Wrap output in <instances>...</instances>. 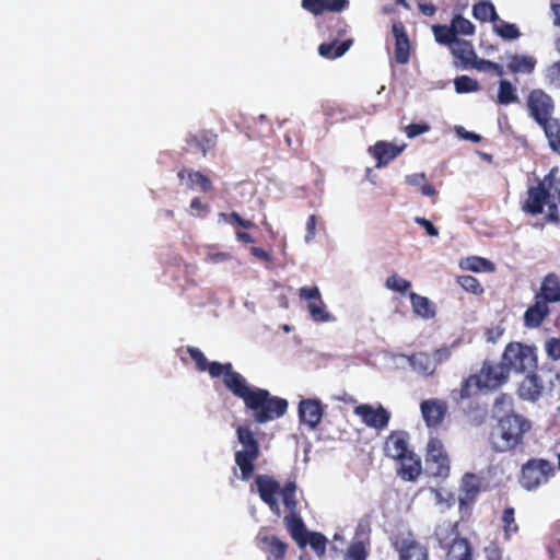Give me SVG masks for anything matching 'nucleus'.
Masks as SVG:
<instances>
[{"label":"nucleus","instance_id":"obj_59","mask_svg":"<svg viewBox=\"0 0 560 560\" xmlns=\"http://www.w3.org/2000/svg\"><path fill=\"white\" fill-rule=\"evenodd\" d=\"M485 555L487 560H502V550L495 542H490L485 548Z\"/></svg>","mask_w":560,"mask_h":560},{"label":"nucleus","instance_id":"obj_49","mask_svg":"<svg viewBox=\"0 0 560 560\" xmlns=\"http://www.w3.org/2000/svg\"><path fill=\"white\" fill-rule=\"evenodd\" d=\"M463 491L465 493V500H475L477 494L480 491L478 483L476 482V477L474 474H466L464 477V488ZM464 502V499H460V503Z\"/></svg>","mask_w":560,"mask_h":560},{"label":"nucleus","instance_id":"obj_60","mask_svg":"<svg viewBox=\"0 0 560 560\" xmlns=\"http://www.w3.org/2000/svg\"><path fill=\"white\" fill-rule=\"evenodd\" d=\"M189 208H190L191 215H196L201 211L209 212V210H210L209 206L202 203V201L199 197H195L191 199Z\"/></svg>","mask_w":560,"mask_h":560},{"label":"nucleus","instance_id":"obj_27","mask_svg":"<svg viewBox=\"0 0 560 560\" xmlns=\"http://www.w3.org/2000/svg\"><path fill=\"white\" fill-rule=\"evenodd\" d=\"M478 390H483V387L475 373L464 378L460 387L452 390L451 397L456 404H459L472 397Z\"/></svg>","mask_w":560,"mask_h":560},{"label":"nucleus","instance_id":"obj_36","mask_svg":"<svg viewBox=\"0 0 560 560\" xmlns=\"http://www.w3.org/2000/svg\"><path fill=\"white\" fill-rule=\"evenodd\" d=\"M472 15L480 22H495L499 20L494 4L490 0H480L472 5Z\"/></svg>","mask_w":560,"mask_h":560},{"label":"nucleus","instance_id":"obj_6","mask_svg":"<svg viewBox=\"0 0 560 560\" xmlns=\"http://www.w3.org/2000/svg\"><path fill=\"white\" fill-rule=\"evenodd\" d=\"M425 471L434 478L446 479L450 476V458L442 441L438 438L430 439L428 442Z\"/></svg>","mask_w":560,"mask_h":560},{"label":"nucleus","instance_id":"obj_3","mask_svg":"<svg viewBox=\"0 0 560 560\" xmlns=\"http://www.w3.org/2000/svg\"><path fill=\"white\" fill-rule=\"evenodd\" d=\"M501 360L509 374L512 371L518 374L532 373L538 368V350L535 346L511 341L505 346Z\"/></svg>","mask_w":560,"mask_h":560},{"label":"nucleus","instance_id":"obj_12","mask_svg":"<svg viewBox=\"0 0 560 560\" xmlns=\"http://www.w3.org/2000/svg\"><path fill=\"white\" fill-rule=\"evenodd\" d=\"M354 415L361 418L362 422L375 430H384L390 420V412L382 405L373 407L369 404H361L353 410Z\"/></svg>","mask_w":560,"mask_h":560},{"label":"nucleus","instance_id":"obj_38","mask_svg":"<svg viewBox=\"0 0 560 560\" xmlns=\"http://www.w3.org/2000/svg\"><path fill=\"white\" fill-rule=\"evenodd\" d=\"M432 32L436 43H439L440 45L447 46L450 48L459 39L455 35L452 24H434L432 25Z\"/></svg>","mask_w":560,"mask_h":560},{"label":"nucleus","instance_id":"obj_45","mask_svg":"<svg viewBox=\"0 0 560 560\" xmlns=\"http://www.w3.org/2000/svg\"><path fill=\"white\" fill-rule=\"evenodd\" d=\"M456 37L458 35L471 36L475 34V25L462 14H455L451 21Z\"/></svg>","mask_w":560,"mask_h":560},{"label":"nucleus","instance_id":"obj_21","mask_svg":"<svg viewBox=\"0 0 560 560\" xmlns=\"http://www.w3.org/2000/svg\"><path fill=\"white\" fill-rule=\"evenodd\" d=\"M550 307L545 302L535 299L534 303L530 304L523 315V325L527 329H537L550 315Z\"/></svg>","mask_w":560,"mask_h":560},{"label":"nucleus","instance_id":"obj_37","mask_svg":"<svg viewBox=\"0 0 560 560\" xmlns=\"http://www.w3.org/2000/svg\"><path fill=\"white\" fill-rule=\"evenodd\" d=\"M540 127L544 129L550 149L560 155V119L552 118Z\"/></svg>","mask_w":560,"mask_h":560},{"label":"nucleus","instance_id":"obj_39","mask_svg":"<svg viewBox=\"0 0 560 560\" xmlns=\"http://www.w3.org/2000/svg\"><path fill=\"white\" fill-rule=\"evenodd\" d=\"M370 553V539L353 540L347 548L343 560H368Z\"/></svg>","mask_w":560,"mask_h":560},{"label":"nucleus","instance_id":"obj_62","mask_svg":"<svg viewBox=\"0 0 560 560\" xmlns=\"http://www.w3.org/2000/svg\"><path fill=\"white\" fill-rule=\"evenodd\" d=\"M513 404V399L508 394H500L494 400V407L500 408L501 410H505L511 408Z\"/></svg>","mask_w":560,"mask_h":560},{"label":"nucleus","instance_id":"obj_25","mask_svg":"<svg viewBox=\"0 0 560 560\" xmlns=\"http://www.w3.org/2000/svg\"><path fill=\"white\" fill-rule=\"evenodd\" d=\"M526 374L527 375L520 384L518 395L523 399L537 401L542 395L545 386L540 377L535 372Z\"/></svg>","mask_w":560,"mask_h":560},{"label":"nucleus","instance_id":"obj_42","mask_svg":"<svg viewBox=\"0 0 560 560\" xmlns=\"http://www.w3.org/2000/svg\"><path fill=\"white\" fill-rule=\"evenodd\" d=\"M493 32L505 40H515L521 37V32L515 24L505 22L499 18L493 22Z\"/></svg>","mask_w":560,"mask_h":560},{"label":"nucleus","instance_id":"obj_5","mask_svg":"<svg viewBox=\"0 0 560 560\" xmlns=\"http://www.w3.org/2000/svg\"><path fill=\"white\" fill-rule=\"evenodd\" d=\"M555 472V466L548 459L530 458L522 465L518 482L525 490L533 491L546 485Z\"/></svg>","mask_w":560,"mask_h":560},{"label":"nucleus","instance_id":"obj_52","mask_svg":"<svg viewBox=\"0 0 560 560\" xmlns=\"http://www.w3.org/2000/svg\"><path fill=\"white\" fill-rule=\"evenodd\" d=\"M546 78L550 85L560 89V59L548 68Z\"/></svg>","mask_w":560,"mask_h":560},{"label":"nucleus","instance_id":"obj_22","mask_svg":"<svg viewBox=\"0 0 560 560\" xmlns=\"http://www.w3.org/2000/svg\"><path fill=\"white\" fill-rule=\"evenodd\" d=\"M392 32L395 37V60L399 65H406L410 58V42L404 24L400 22L394 23Z\"/></svg>","mask_w":560,"mask_h":560},{"label":"nucleus","instance_id":"obj_48","mask_svg":"<svg viewBox=\"0 0 560 560\" xmlns=\"http://www.w3.org/2000/svg\"><path fill=\"white\" fill-rule=\"evenodd\" d=\"M385 287L388 290L405 294L411 287V282L401 278L397 273H393L385 281Z\"/></svg>","mask_w":560,"mask_h":560},{"label":"nucleus","instance_id":"obj_41","mask_svg":"<svg viewBox=\"0 0 560 560\" xmlns=\"http://www.w3.org/2000/svg\"><path fill=\"white\" fill-rule=\"evenodd\" d=\"M460 267L466 270H470L474 272H492L494 270V264L487 258L470 256L467 257L462 264Z\"/></svg>","mask_w":560,"mask_h":560},{"label":"nucleus","instance_id":"obj_16","mask_svg":"<svg viewBox=\"0 0 560 560\" xmlns=\"http://www.w3.org/2000/svg\"><path fill=\"white\" fill-rule=\"evenodd\" d=\"M300 422L314 430L320 423L324 416V407L319 399H302L298 408Z\"/></svg>","mask_w":560,"mask_h":560},{"label":"nucleus","instance_id":"obj_8","mask_svg":"<svg viewBox=\"0 0 560 560\" xmlns=\"http://www.w3.org/2000/svg\"><path fill=\"white\" fill-rule=\"evenodd\" d=\"M527 107L529 115L539 126L546 125L547 121L553 118V100L540 89H535L529 92L527 96Z\"/></svg>","mask_w":560,"mask_h":560},{"label":"nucleus","instance_id":"obj_2","mask_svg":"<svg viewBox=\"0 0 560 560\" xmlns=\"http://www.w3.org/2000/svg\"><path fill=\"white\" fill-rule=\"evenodd\" d=\"M530 428V422L520 415L503 416L490 433L492 448L499 453L515 450L523 444L524 435Z\"/></svg>","mask_w":560,"mask_h":560},{"label":"nucleus","instance_id":"obj_57","mask_svg":"<svg viewBox=\"0 0 560 560\" xmlns=\"http://www.w3.org/2000/svg\"><path fill=\"white\" fill-rule=\"evenodd\" d=\"M548 207L545 219L549 223L560 225V213L557 203L550 202L546 205Z\"/></svg>","mask_w":560,"mask_h":560},{"label":"nucleus","instance_id":"obj_64","mask_svg":"<svg viewBox=\"0 0 560 560\" xmlns=\"http://www.w3.org/2000/svg\"><path fill=\"white\" fill-rule=\"evenodd\" d=\"M427 177L424 173L411 174L406 177V183L410 186L419 187L425 184Z\"/></svg>","mask_w":560,"mask_h":560},{"label":"nucleus","instance_id":"obj_13","mask_svg":"<svg viewBox=\"0 0 560 560\" xmlns=\"http://www.w3.org/2000/svg\"><path fill=\"white\" fill-rule=\"evenodd\" d=\"M255 485L259 498L266 503L269 509L277 515L280 513V506L277 494H280V483L270 475H257L255 477Z\"/></svg>","mask_w":560,"mask_h":560},{"label":"nucleus","instance_id":"obj_9","mask_svg":"<svg viewBox=\"0 0 560 560\" xmlns=\"http://www.w3.org/2000/svg\"><path fill=\"white\" fill-rule=\"evenodd\" d=\"M393 548L398 555V560H430L429 548L412 534L396 536Z\"/></svg>","mask_w":560,"mask_h":560},{"label":"nucleus","instance_id":"obj_51","mask_svg":"<svg viewBox=\"0 0 560 560\" xmlns=\"http://www.w3.org/2000/svg\"><path fill=\"white\" fill-rule=\"evenodd\" d=\"M456 343H453L452 346H443L441 348H438L433 354L431 355L432 359L435 361V368H438L439 364L444 363L450 360L452 357L453 348Z\"/></svg>","mask_w":560,"mask_h":560},{"label":"nucleus","instance_id":"obj_55","mask_svg":"<svg viewBox=\"0 0 560 560\" xmlns=\"http://www.w3.org/2000/svg\"><path fill=\"white\" fill-rule=\"evenodd\" d=\"M316 226H317V217L315 214H310L306 220V232L304 240L306 243L312 242L316 236Z\"/></svg>","mask_w":560,"mask_h":560},{"label":"nucleus","instance_id":"obj_33","mask_svg":"<svg viewBox=\"0 0 560 560\" xmlns=\"http://www.w3.org/2000/svg\"><path fill=\"white\" fill-rule=\"evenodd\" d=\"M409 363L412 369L425 376L432 375L436 368L435 361L427 352H416L409 357Z\"/></svg>","mask_w":560,"mask_h":560},{"label":"nucleus","instance_id":"obj_34","mask_svg":"<svg viewBox=\"0 0 560 560\" xmlns=\"http://www.w3.org/2000/svg\"><path fill=\"white\" fill-rule=\"evenodd\" d=\"M409 299L415 314L427 319L435 316L434 305L428 298L410 292Z\"/></svg>","mask_w":560,"mask_h":560},{"label":"nucleus","instance_id":"obj_58","mask_svg":"<svg viewBox=\"0 0 560 560\" xmlns=\"http://www.w3.org/2000/svg\"><path fill=\"white\" fill-rule=\"evenodd\" d=\"M415 222L417 224H419L420 226H422L429 236H438L439 235L438 228L430 220H428L423 217H416Z\"/></svg>","mask_w":560,"mask_h":560},{"label":"nucleus","instance_id":"obj_4","mask_svg":"<svg viewBox=\"0 0 560 560\" xmlns=\"http://www.w3.org/2000/svg\"><path fill=\"white\" fill-rule=\"evenodd\" d=\"M236 435L243 450L235 452V464L241 470V479L247 481L254 476L255 462L260 456L259 443L249 425H240Z\"/></svg>","mask_w":560,"mask_h":560},{"label":"nucleus","instance_id":"obj_1","mask_svg":"<svg viewBox=\"0 0 560 560\" xmlns=\"http://www.w3.org/2000/svg\"><path fill=\"white\" fill-rule=\"evenodd\" d=\"M186 351L195 362L197 371L208 372L211 378H222L224 387L243 401L245 410L250 412L255 423L264 424L287 413V399L271 395L266 388L248 384L247 380L234 370L231 362H210L199 348L192 346H188Z\"/></svg>","mask_w":560,"mask_h":560},{"label":"nucleus","instance_id":"obj_35","mask_svg":"<svg viewBox=\"0 0 560 560\" xmlns=\"http://www.w3.org/2000/svg\"><path fill=\"white\" fill-rule=\"evenodd\" d=\"M536 60L530 56L512 55L509 57L508 69L511 73H532Z\"/></svg>","mask_w":560,"mask_h":560},{"label":"nucleus","instance_id":"obj_63","mask_svg":"<svg viewBox=\"0 0 560 560\" xmlns=\"http://www.w3.org/2000/svg\"><path fill=\"white\" fill-rule=\"evenodd\" d=\"M231 259V254L225 252L209 253L206 257V261L211 264H219Z\"/></svg>","mask_w":560,"mask_h":560},{"label":"nucleus","instance_id":"obj_17","mask_svg":"<svg viewBox=\"0 0 560 560\" xmlns=\"http://www.w3.org/2000/svg\"><path fill=\"white\" fill-rule=\"evenodd\" d=\"M290 537L296 542L300 548H305L307 545L312 547L314 552L318 557H323L326 553L328 539L319 532H310L303 522V528L298 535L289 534Z\"/></svg>","mask_w":560,"mask_h":560},{"label":"nucleus","instance_id":"obj_28","mask_svg":"<svg viewBox=\"0 0 560 560\" xmlns=\"http://www.w3.org/2000/svg\"><path fill=\"white\" fill-rule=\"evenodd\" d=\"M450 49L454 58L458 60L457 65L462 69H469V66L475 61V57L477 56L471 42L466 39L459 38Z\"/></svg>","mask_w":560,"mask_h":560},{"label":"nucleus","instance_id":"obj_31","mask_svg":"<svg viewBox=\"0 0 560 560\" xmlns=\"http://www.w3.org/2000/svg\"><path fill=\"white\" fill-rule=\"evenodd\" d=\"M340 38H335L329 43H322L318 46V54L326 59H336L341 57L348 51V49L352 45V39H346L343 42H339Z\"/></svg>","mask_w":560,"mask_h":560},{"label":"nucleus","instance_id":"obj_14","mask_svg":"<svg viewBox=\"0 0 560 560\" xmlns=\"http://www.w3.org/2000/svg\"><path fill=\"white\" fill-rule=\"evenodd\" d=\"M299 296L301 300L307 302V308L313 320L327 322L330 319V315L326 311L319 289L316 285L301 287L299 289Z\"/></svg>","mask_w":560,"mask_h":560},{"label":"nucleus","instance_id":"obj_30","mask_svg":"<svg viewBox=\"0 0 560 560\" xmlns=\"http://www.w3.org/2000/svg\"><path fill=\"white\" fill-rule=\"evenodd\" d=\"M177 176L180 180L187 176L189 179L187 186L190 189H194L196 186H198L202 192H209L213 189L211 179L199 171L183 168L178 171Z\"/></svg>","mask_w":560,"mask_h":560},{"label":"nucleus","instance_id":"obj_50","mask_svg":"<svg viewBox=\"0 0 560 560\" xmlns=\"http://www.w3.org/2000/svg\"><path fill=\"white\" fill-rule=\"evenodd\" d=\"M538 184H544V187L548 189L550 192L552 189H557L560 185V174L559 168L557 166L549 170V172L545 175L542 180H539Z\"/></svg>","mask_w":560,"mask_h":560},{"label":"nucleus","instance_id":"obj_10","mask_svg":"<svg viewBox=\"0 0 560 560\" xmlns=\"http://www.w3.org/2000/svg\"><path fill=\"white\" fill-rule=\"evenodd\" d=\"M256 547L265 555L266 560H284L289 545L267 528H261L255 537Z\"/></svg>","mask_w":560,"mask_h":560},{"label":"nucleus","instance_id":"obj_15","mask_svg":"<svg viewBox=\"0 0 560 560\" xmlns=\"http://www.w3.org/2000/svg\"><path fill=\"white\" fill-rule=\"evenodd\" d=\"M550 199L551 192L544 187V184L530 186L527 188L526 198L522 203V211L530 215L541 214Z\"/></svg>","mask_w":560,"mask_h":560},{"label":"nucleus","instance_id":"obj_23","mask_svg":"<svg viewBox=\"0 0 560 560\" xmlns=\"http://www.w3.org/2000/svg\"><path fill=\"white\" fill-rule=\"evenodd\" d=\"M301 7L314 16L324 12H341L349 7V0H302Z\"/></svg>","mask_w":560,"mask_h":560},{"label":"nucleus","instance_id":"obj_43","mask_svg":"<svg viewBox=\"0 0 560 560\" xmlns=\"http://www.w3.org/2000/svg\"><path fill=\"white\" fill-rule=\"evenodd\" d=\"M330 37L342 38L348 32V24L340 16H331L322 26Z\"/></svg>","mask_w":560,"mask_h":560},{"label":"nucleus","instance_id":"obj_56","mask_svg":"<svg viewBox=\"0 0 560 560\" xmlns=\"http://www.w3.org/2000/svg\"><path fill=\"white\" fill-rule=\"evenodd\" d=\"M220 217L224 218L226 221L236 223L237 225L244 229H252L254 226L253 222L244 220L237 212L233 211L230 214L220 213Z\"/></svg>","mask_w":560,"mask_h":560},{"label":"nucleus","instance_id":"obj_53","mask_svg":"<svg viewBox=\"0 0 560 560\" xmlns=\"http://www.w3.org/2000/svg\"><path fill=\"white\" fill-rule=\"evenodd\" d=\"M545 350L550 359L560 360V338H549L546 341Z\"/></svg>","mask_w":560,"mask_h":560},{"label":"nucleus","instance_id":"obj_40","mask_svg":"<svg viewBox=\"0 0 560 560\" xmlns=\"http://www.w3.org/2000/svg\"><path fill=\"white\" fill-rule=\"evenodd\" d=\"M501 526L504 534V539L510 540L511 537L518 533L520 526L515 520V509L512 506L504 508L501 515Z\"/></svg>","mask_w":560,"mask_h":560},{"label":"nucleus","instance_id":"obj_47","mask_svg":"<svg viewBox=\"0 0 560 560\" xmlns=\"http://www.w3.org/2000/svg\"><path fill=\"white\" fill-rule=\"evenodd\" d=\"M457 283L465 290L466 292L481 295L483 293V287L479 282V280L470 275H464L457 277Z\"/></svg>","mask_w":560,"mask_h":560},{"label":"nucleus","instance_id":"obj_19","mask_svg":"<svg viewBox=\"0 0 560 560\" xmlns=\"http://www.w3.org/2000/svg\"><path fill=\"white\" fill-rule=\"evenodd\" d=\"M395 460L398 463L397 475L405 481H415L422 474L421 458L411 450Z\"/></svg>","mask_w":560,"mask_h":560},{"label":"nucleus","instance_id":"obj_54","mask_svg":"<svg viewBox=\"0 0 560 560\" xmlns=\"http://www.w3.org/2000/svg\"><path fill=\"white\" fill-rule=\"evenodd\" d=\"M430 130V125L427 122L422 124H410L405 128L406 136L408 138H416Z\"/></svg>","mask_w":560,"mask_h":560},{"label":"nucleus","instance_id":"obj_46","mask_svg":"<svg viewBox=\"0 0 560 560\" xmlns=\"http://www.w3.org/2000/svg\"><path fill=\"white\" fill-rule=\"evenodd\" d=\"M454 88L459 94L477 92L480 90L478 81L468 75H459L455 78Z\"/></svg>","mask_w":560,"mask_h":560},{"label":"nucleus","instance_id":"obj_26","mask_svg":"<svg viewBox=\"0 0 560 560\" xmlns=\"http://www.w3.org/2000/svg\"><path fill=\"white\" fill-rule=\"evenodd\" d=\"M402 149L404 147L399 148L386 141H377L369 151L376 160V167H382L397 158Z\"/></svg>","mask_w":560,"mask_h":560},{"label":"nucleus","instance_id":"obj_44","mask_svg":"<svg viewBox=\"0 0 560 560\" xmlns=\"http://www.w3.org/2000/svg\"><path fill=\"white\" fill-rule=\"evenodd\" d=\"M518 100L516 89L510 81L501 80L499 83L498 103L501 105H509Z\"/></svg>","mask_w":560,"mask_h":560},{"label":"nucleus","instance_id":"obj_11","mask_svg":"<svg viewBox=\"0 0 560 560\" xmlns=\"http://www.w3.org/2000/svg\"><path fill=\"white\" fill-rule=\"evenodd\" d=\"M483 389L495 390L505 384L510 374L501 360L499 363L486 360L482 362L479 373H476Z\"/></svg>","mask_w":560,"mask_h":560},{"label":"nucleus","instance_id":"obj_32","mask_svg":"<svg viewBox=\"0 0 560 560\" xmlns=\"http://www.w3.org/2000/svg\"><path fill=\"white\" fill-rule=\"evenodd\" d=\"M447 560H472V548L467 538L455 537L452 540Z\"/></svg>","mask_w":560,"mask_h":560},{"label":"nucleus","instance_id":"obj_20","mask_svg":"<svg viewBox=\"0 0 560 560\" xmlns=\"http://www.w3.org/2000/svg\"><path fill=\"white\" fill-rule=\"evenodd\" d=\"M546 304L560 303V277L556 272L546 275L541 282L539 290L534 295Z\"/></svg>","mask_w":560,"mask_h":560},{"label":"nucleus","instance_id":"obj_18","mask_svg":"<svg viewBox=\"0 0 560 560\" xmlns=\"http://www.w3.org/2000/svg\"><path fill=\"white\" fill-rule=\"evenodd\" d=\"M420 409L427 427L436 428L443 422L448 408L444 400L431 398L423 400Z\"/></svg>","mask_w":560,"mask_h":560},{"label":"nucleus","instance_id":"obj_24","mask_svg":"<svg viewBox=\"0 0 560 560\" xmlns=\"http://www.w3.org/2000/svg\"><path fill=\"white\" fill-rule=\"evenodd\" d=\"M409 434L406 431H392L386 438L384 452L387 457L396 459L409 452Z\"/></svg>","mask_w":560,"mask_h":560},{"label":"nucleus","instance_id":"obj_29","mask_svg":"<svg viewBox=\"0 0 560 560\" xmlns=\"http://www.w3.org/2000/svg\"><path fill=\"white\" fill-rule=\"evenodd\" d=\"M218 135L210 130H202L198 135H190L187 144L195 150L201 151L206 156L208 151L217 145Z\"/></svg>","mask_w":560,"mask_h":560},{"label":"nucleus","instance_id":"obj_61","mask_svg":"<svg viewBox=\"0 0 560 560\" xmlns=\"http://www.w3.org/2000/svg\"><path fill=\"white\" fill-rule=\"evenodd\" d=\"M492 61L478 58V56L475 57V61L471 62L469 66V69H476L478 71L482 72H489L491 69Z\"/></svg>","mask_w":560,"mask_h":560},{"label":"nucleus","instance_id":"obj_7","mask_svg":"<svg viewBox=\"0 0 560 560\" xmlns=\"http://www.w3.org/2000/svg\"><path fill=\"white\" fill-rule=\"evenodd\" d=\"M296 482L289 480L280 491V495L285 509L289 511L283 517V524L289 534L298 535L303 528V520L299 514V502L296 499Z\"/></svg>","mask_w":560,"mask_h":560}]
</instances>
